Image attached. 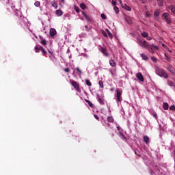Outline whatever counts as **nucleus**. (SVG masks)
Returning <instances> with one entry per match:
<instances>
[{"instance_id":"52","label":"nucleus","mask_w":175,"mask_h":175,"mask_svg":"<svg viewBox=\"0 0 175 175\" xmlns=\"http://www.w3.org/2000/svg\"><path fill=\"white\" fill-rule=\"evenodd\" d=\"M119 2H120V3L121 5H122V1L119 0Z\"/></svg>"},{"instance_id":"46","label":"nucleus","mask_w":175,"mask_h":175,"mask_svg":"<svg viewBox=\"0 0 175 175\" xmlns=\"http://www.w3.org/2000/svg\"><path fill=\"white\" fill-rule=\"evenodd\" d=\"M170 110H175V106L174 105H171L170 107Z\"/></svg>"},{"instance_id":"42","label":"nucleus","mask_w":175,"mask_h":175,"mask_svg":"<svg viewBox=\"0 0 175 175\" xmlns=\"http://www.w3.org/2000/svg\"><path fill=\"white\" fill-rule=\"evenodd\" d=\"M151 59L152 61H153V62H157V59L155 57H151Z\"/></svg>"},{"instance_id":"23","label":"nucleus","mask_w":175,"mask_h":175,"mask_svg":"<svg viewBox=\"0 0 175 175\" xmlns=\"http://www.w3.org/2000/svg\"><path fill=\"white\" fill-rule=\"evenodd\" d=\"M51 5L53 6V8H55V9H57V8H58V5L57 4L56 2H51Z\"/></svg>"},{"instance_id":"33","label":"nucleus","mask_w":175,"mask_h":175,"mask_svg":"<svg viewBox=\"0 0 175 175\" xmlns=\"http://www.w3.org/2000/svg\"><path fill=\"white\" fill-rule=\"evenodd\" d=\"M98 84H99L100 88H103V81H99Z\"/></svg>"},{"instance_id":"47","label":"nucleus","mask_w":175,"mask_h":175,"mask_svg":"<svg viewBox=\"0 0 175 175\" xmlns=\"http://www.w3.org/2000/svg\"><path fill=\"white\" fill-rule=\"evenodd\" d=\"M111 3L113 6H116L117 5V3L114 0H112Z\"/></svg>"},{"instance_id":"43","label":"nucleus","mask_w":175,"mask_h":175,"mask_svg":"<svg viewBox=\"0 0 175 175\" xmlns=\"http://www.w3.org/2000/svg\"><path fill=\"white\" fill-rule=\"evenodd\" d=\"M167 70H169V72H170V73H172V74L174 73V70H173V69H172V68H167Z\"/></svg>"},{"instance_id":"6","label":"nucleus","mask_w":175,"mask_h":175,"mask_svg":"<svg viewBox=\"0 0 175 175\" xmlns=\"http://www.w3.org/2000/svg\"><path fill=\"white\" fill-rule=\"evenodd\" d=\"M99 50L105 57H109V53L107 52V49L103 48L101 45H100Z\"/></svg>"},{"instance_id":"20","label":"nucleus","mask_w":175,"mask_h":175,"mask_svg":"<svg viewBox=\"0 0 175 175\" xmlns=\"http://www.w3.org/2000/svg\"><path fill=\"white\" fill-rule=\"evenodd\" d=\"M40 51H42V54H44V55H46V54H47V51H46V50H44V48H43L42 46H40Z\"/></svg>"},{"instance_id":"13","label":"nucleus","mask_w":175,"mask_h":175,"mask_svg":"<svg viewBox=\"0 0 175 175\" xmlns=\"http://www.w3.org/2000/svg\"><path fill=\"white\" fill-rule=\"evenodd\" d=\"M163 107L164 110H168L169 109V104H167V103H164L163 104Z\"/></svg>"},{"instance_id":"48","label":"nucleus","mask_w":175,"mask_h":175,"mask_svg":"<svg viewBox=\"0 0 175 175\" xmlns=\"http://www.w3.org/2000/svg\"><path fill=\"white\" fill-rule=\"evenodd\" d=\"M94 118H96V120H98V121H99V116L97 115H94Z\"/></svg>"},{"instance_id":"25","label":"nucleus","mask_w":175,"mask_h":175,"mask_svg":"<svg viewBox=\"0 0 175 175\" xmlns=\"http://www.w3.org/2000/svg\"><path fill=\"white\" fill-rule=\"evenodd\" d=\"M85 83L88 87H91V85H92V83H91V81H90L88 79H85Z\"/></svg>"},{"instance_id":"27","label":"nucleus","mask_w":175,"mask_h":175,"mask_svg":"<svg viewBox=\"0 0 175 175\" xmlns=\"http://www.w3.org/2000/svg\"><path fill=\"white\" fill-rule=\"evenodd\" d=\"M159 4V6H162L163 5V0H157Z\"/></svg>"},{"instance_id":"35","label":"nucleus","mask_w":175,"mask_h":175,"mask_svg":"<svg viewBox=\"0 0 175 175\" xmlns=\"http://www.w3.org/2000/svg\"><path fill=\"white\" fill-rule=\"evenodd\" d=\"M152 116H153L154 118H156V120H157V118H158V115L157 114V113L153 112V113H152Z\"/></svg>"},{"instance_id":"4","label":"nucleus","mask_w":175,"mask_h":175,"mask_svg":"<svg viewBox=\"0 0 175 175\" xmlns=\"http://www.w3.org/2000/svg\"><path fill=\"white\" fill-rule=\"evenodd\" d=\"M70 83L71 85L74 87L75 90L77 91V92H81V90H80V85H79V83H77L76 81L71 80Z\"/></svg>"},{"instance_id":"18","label":"nucleus","mask_w":175,"mask_h":175,"mask_svg":"<svg viewBox=\"0 0 175 175\" xmlns=\"http://www.w3.org/2000/svg\"><path fill=\"white\" fill-rule=\"evenodd\" d=\"M80 8L83 10H85V9H87V6L85 5V4H84V3H82L80 4Z\"/></svg>"},{"instance_id":"16","label":"nucleus","mask_w":175,"mask_h":175,"mask_svg":"<svg viewBox=\"0 0 175 175\" xmlns=\"http://www.w3.org/2000/svg\"><path fill=\"white\" fill-rule=\"evenodd\" d=\"M126 21L130 25H131V24H132V18H129V17L126 18Z\"/></svg>"},{"instance_id":"31","label":"nucleus","mask_w":175,"mask_h":175,"mask_svg":"<svg viewBox=\"0 0 175 175\" xmlns=\"http://www.w3.org/2000/svg\"><path fill=\"white\" fill-rule=\"evenodd\" d=\"M171 12L172 13H173L174 14H175V6L172 5L171 8Z\"/></svg>"},{"instance_id":"38","label":"nucleus","mask_w":175,"mask_h":175,"mask_svg":"<svg viewBox=\"0 0 175 175\" xmlns=\"http://www.w3.org/2000/svg\"><path fill=\"white\" fill-rule=\"evenodd\" d=\"M154 15L156 16L157 17H158V16H159V11H155L154 12Z\"/></svg>"},{"instance_id":"8","label":"nucleus","mask_w":175,"mask_h":175,"mask_svg":"<svg viewBox=\"0 0 175 175\" xmlns=\"http://www.w3.org/2000/svg\"><path fill=\"white\" fill-rule=\"evenodd\" d=\"M136 77L139 80V81H141V83H143V81H144V77H143V74H142V72L137 73Z\"/></svg>"},{"instance_id":"11","label":"nucleus","mask_w":175,"mask_h":175,"mask_svg":"<svg viewBox=\"0 0 175 175\" xmlns=\"http://www.w3.org/2000/svg\"><path fill=\"white\" fill-rule=\"evenodd\" d=\"M56 15L58 16V17H61V16H62V14H64V12H62V10H57L56 12Z\"/></svg>"},{"instance_id":"55","label":"nucleus","mask_w":175,"mask_h":175,"mask_svg":"<svg viewBox=\"0 0 175 175\" xmlns=\"http://www.w3.org/2000/svg\"><path fill=\"white\" fill-rule=\"evenodd\" d=\"M150 174L152 175V171H150Z\"/></svg>"},{"instance_id":"10","label":"nucleus","mask_w":175,"mask_h":175,"mask_svg":"<svg viewBox=\"0 0 175 175\" xmlns=\"http://www.w3.org/2000/svg\"><path fill=\"white\" fill-rule=\"evenodd\" d=\"M143 139H144V143H146V144H148V143H150V137H148V136L144 135Z\"/></svg>"},{"instance_id":"22","label":"nucleus","mask_w":175,"mask_h":175,"mask_svg":"<svg viewBox=\"0 0 175 175\" xmlns=\"http://www.w3.org/2000/svg\"><path fill=\"white\" fill-rule=\"evenodd\" d=\"M85 102H87V103L90 107H94V104H92L91 101H90L89 100H85Z\"/></svg>"},{"instance_id":"51","label":"nucleus","mask_w":175,"mask_h":175,"mask_svg":"<svg viewBox=\"0 0 175 175\" xmlns=\"http://www.w3.org/2000/svg\"><path fill=\"white\" fill-rule=\"evenodd\" d=\"M159 44H163V43H162V41H159Z\"/></svg>"},{"instance_id":"24","label":"nucleus","mask_w":175,"mask_h":175,"mask_svg":"<svg viewBox=\"0 0 175 175\" xmlns=\"http://www.w3.org/2000/svg\"><path fill=\"white\" fill-rule=\"evenodd\" d=\"M113 10L116 12V13H120V9H118V7H117V6H114L113 7Z\"/></svg>"},{"instance_id":"53","label":"nucleus","mask_w":175,"mask_h":175,"mask_svg":"<svg viewBox=\"0 0 175 175\" xmlns=\"http://www.w3.org/2000/svg\"><path fill=\"white\" fill-rule=\"evenodd\" d=\"M167 50H168V51H170V53H172V51L170 49H169V48Z\"/></svg>"},{"instance_id":"57","label":"nucleus","mask_w":175,"mask_h":175,"mask_svg":"<svg viewBox=\"0 0 175 175\" xmlns=\"http://www.w3.org/2000/svg\"><path fill=\"white\" fill-rule=\"evenodd\" d=\"M120 135H121L122 136H124V135H123L122 133H120Z\"/></svg>"},{"instance_id":"37","label":"nucleus","mask_w":175,"mask_h":175,"mask_svg":"<svg viewBox=\"0 0 175 175\" xmlns=\"http://www.w3.org/2000/svg\"><path fill=\"white\" fill-rule=\"evenodd\" d=\"M76 70L79 73V75H81L82 72L81 70H80V68L77 67Z\"/></svg>"},{"instance_id":"56","label":"nucleus","mask_w":175,"mask_h":175,"mask_svg":"<svg viewBox=\"0 0 175 175\" xmlns=\"http://www.w3.org/2000/svg\"><path fill=\"white\" fill-rule=\"evenodd\" d=\"M113 90H114V89H113V88L111 89V91H113Z\"/></svg>"},{"instance_id":"44","label":"nucleus","mask_w":175,"mask_h":175,"mask_svg":"<svg viewBox=\"0 0 175 175\" xmlns=\"http://www.w3.org/2000/svg\"><path fill=\"white\" fill-rule=\"evenodd\" d=\"M16 15L18 16L20 18H21V12L18 11V12L16 13Z\"/></svg>"},{"instance_id":"1","label":"nucleus","mask_w":175,"mask_h":175,"mask_svg":"<svg viewBox=\"0 0 175 175\" xmlns=\"http://www.w3.org/2000/svg\"><path fill=\"white\" fill-rule=\"evenodd\" d=\"M137 43L139 46L142 47V49H147V50H148L150 53H152V54H155L154 49V50H159V47L158 46H155L154 44H150L146 40L143 41L142 40H138Z\"/></svg>"},{"instance_id":"9","label":"nucleus","mask_w":175,"mask_h":175,"mask_svg":"<svg viewBox=\"0 0 175 175\" xmlns=\"http://www.w3.org/2000/svg\"><path fill=\"white\" fill-rule=\"evenodd\" d=\"M50 35L51 36H55V35H57V30L54 28H51L50 29Z\"/></svg>"},{"instance_id":"30","label":"nucleus","mask_w":175,"mask_h":175,"mask_svg":"<svg viewBox=\"0 0 175 175\" xmlns=\"http://www.w3.org/2000/svg\"><path fill=\"white\" fill-rule=\"evenodd\" d=\"M34 5L36 6V8H39V6H40V1H36Z\"/></svg>"},{"instance_id":"39","label":"nucleus","mask_w":175,"mask_h":175,"mask_svg":"<svg viewBox=\"0 0 175 175\" xmlns=\"http://www.w3.org/2000/svg\"><path fill=\"white\" fill-rule=\"evenodd\" d=\"M101 18H103V20H106V15H105V14H101Z\"/></svg>"},{"instance_id":"26","label":"nucleus","mask_w":175,"mask_h":175,"mask_svg":"<svg viewBox=\"0 0 175 175\" xmlns=\"http://www.w3.org/2000/svg\"><path fill=\"white\" fill-rule=\"evenodd\" d=\"M107 32L108 33V36L109 38H110V39L113 38V34H111V33H110V31H109V29H106Z\"/></svg>"},{"instance_id":"58","label":"nucleus","mask_w":175,"mask_h":175,"mask_svg":"<svg viewBox=\"0 0 175 175\" xmlns=\"http://www.w3.org/2000/svg\"><path fill=\"white\" fill-rule=\"evenodd\" d=\"M174 158H175V150H174Z\"/></svg>"},{"instance_id":"34","label":"nucleus","mask_w":175,"mask_h":175,"mask_svg":"<svg viewBox=\"0 0 175 175\" xmlns=\"http://www.w3.org/2000/svg\"><path fill=\"white\" fill-rule=\"evenodd\" d=\"M36 53H39L40 51V48L38 46H35Z\"/></svg>"},{"instance_id":"19","label":"nucleus","mask_w":175,"mask_h":175,"mask_svg":"<svg viewBox=\"0 0 175 175\" xmlns=\"http://www.w3.org/2000/svg\"><path fill=\"white\" fill-rule=\"evenodd\" d=\"M98 101L99 103H100V105H105V101H103V100L100 98L99 96H98Z\"/></svg>"},{"instance_id":"7","label":"nucleus","mask_w":175,"mask_h":175,"mask_svg":"<svg viewBox=\"0 0 175 175\" xmlns=\"http://www.w3.org/2000/svg\"><path fill=\"white\" fill-rule=\"evenodd\" d=\"M82 14L83 16H85V18L86 19L88 23H92V18H91V16L87 14V13L82 12Z\"/></svg>"},{"instance_id":"15","label":"nucleus","mask_w":175,"mask_h":175,"mask_svg":"<svg viewBox=\"0 0 175 175\" xmlns=\"http://www.w3.org/2000/svg\"><path fill=\"white\" fill-rule=\"evenodd\" d=\"M141 57L144 59V61H147L148 59V57H147L144 53L141 54Z\"/></svg>"},{"instance_id":"54","label":"nucleus","mask_w":175,"mask_h":175,"mask_svg":"<svg viewBox=\"0 0 175 175\" xmlns=\"http://www.w3.org/2000/svg\"><path fill=\"white\" fill-rule=\"evenodd\" d=\"M49 53L50 54H52V53L51 52V51H49Z\"/></svg>"},{"instance_id":"32","label":"nucleus","mask_w":175,"mask_h":175,"mask_svg":"<svg viewBox=\"0 0 175 175\" xmlns=\"http://www.w3.org/2000/svg\"><path fill=\"white\" fill-rule=\"evenodd\" d=\"M164 55L165 57V59L168 62H170V57H169L166 53H165Z\"/></svg>"},{"instance_id":"40","label":"nucleus","mask_w":175,"mask_h":175,"mask_svg":"<svg viewBox=\"0 0 175 175\" xmlns=\"http://www.w3.org/2000/svg\"><path fill=\"white\" fill-rule=\"evenodd\" d=\"M64 70L66 73H69L70 72V70L69 68H64Z\"/></svg>"},{"instance_id":"45","label":"nucleus","mask_w":175,"mask_h":175,"mask_svg":"<svg viewBox=\"0 0 175 175\" xmlns=\"http://www.w3.org/2000/svg\"><path fill=\"white\" fill-rule=\"evenodd\" d=\"M102 33H103V35L105 38H107V33H106L105 32V30H103V31H102Z\"/></svg>"},{"instance_id":"17","label":"nucleus","mask_w":175,"mask_h":175,"mask_svg":"<svg viewBox=\"0 0 175 175\" xmlns=\"http://www.w3.org/2000/svg\"><path fill=\"white\" fill-rule=\"evenodd\" d=\"M108 122H114V118L111 116H109L107 118Z\"/></svg>"},{"instance_id":"29","label":"nucleus","mask_w":175,"mask_h":175,"mask_svg":"<svg viewBox=\"0 0 175 175\" xmlns=\"http://www.w3.org/2000/svg\"><path fill=\"white\" fill-rule=\"evenodd\" d=\"M167 84L170 87H173V85H174V83H173V81H168Z\"/></svg>"},{"instance_id":"2","label":"nucleus","mask_w":175,"mask_h":175,"mask_svg":"<svg viewBox=\"0 0 175 175\" xmlns=\"http://www.w3.org/2000/svg\"><path fill=\"white\" fill-rule=\"evenodd\" d=\"M154 70H155L156 75H157V76H159L160 77H163L164 79H167V77H169V75H167V73H166V71H165L164 69L157 66H154Z\"/></svg>"},{"instance_id":"49","label":"nucleus","mask_w":175,"mask_h":175,"mask_svg":"<svg viewBox=\"0 0 175 175\" xmlns=\"http://www.w3.org/2000/svg\"><path fill=\"white\" fill-rule=\"evenodd\" d=\"M85 28L86 31H90V28L88 27V25H85Z\"/></svg>"},{"instance_id":"50","label":"nucleus","mask_w":175,"mask_h":175,"mask_svg":"<svg viewBox=\"0 0 175 175\" xmlns=\"http://www.w3.org/2000/svg\"><path fill=\"white\" fill-rule=\"evenodd\" d=\"M146 39H147V40H151L152 38H151V37L148 36V37H146Z\"/></svg>"},{"instance_id":"14","label":"nucleus","mask_w":175,"mask_h":175,"mask_svg":"<svg viewBox=\"0 0 175 175\" xmlns=\"http://www.w3.org/2000/svg\"><path fill=\"white\" fill-rule=\"evenodd\" d=\"M109 65H111L112 67L116 66V62H114L113 59H110L109 60Z\"/></svg>"},{"instance_id":"12","label":"nucleus","mask_w":175,"mask_h":175,"mask_svg":"<svg viewBox=\"0 0 175 175\" xmlns=\"http://www.w3.org/2000/svg\"><path fill=\"white\" fill-rule=\"evenodd\" d=\"M123 9H125V10H128V12H131V10H132V8H131V7L129 5H127L126 4L124 5Z\"/></svg>"},{"instance_id":"5","label":"nucleus","mask_w":175,"mask_h":175,"mask_svg":"<svg viewBox=\"0 0 175 175\" xmlns=\"http://www.w3.org/2000/svg\"><path fill=\"white\" fill-rule=\"evenodd\" d=\"M162 16L163 18L165 19V22L167 23V24H169V25H170L172 20L170 19V18H169V14L167 12H165L163 14Z\"/></svg>"},{"instance_id":"21","label":"nucleus","mask_w":175,"mask_h":175,"mask_svg":"<svg viewBox=\"0 0 175 175\" xmlns=\"http://www.w3.org/2000/svg\"><path fill=\"white\" fill-rule=\"evenodd\" d=\"M142 36H143V38H148V33L144 31L142 33Z\"/></svg>"},{"instance_id":"28","label":"nucleus","mask_w":175,"mask_h":175,"mask_svg":"<svg viewBox=\"0 0 175 175\" xmlns=\"http://www.w3.org/2000/svg\"><path fill=\"white\" fill-rule=\"evenodd\" d=\"M41 44H42L43 46H46V44H47V42H46V40H42L40 41Z\"/></svg>"},{"instance_id":"3","label":"nucleus","mask_w":175,"mask_h":175,"mask_svg":"<svg viewBox=\"0 0 175 175\" xmlns=\"http://www.w3.org/2000/svg\"><path fill=\"white\" fill-rule=\"evenodd\" d=\"M122 89L118 88L116 90V100L118 103V102H122Z\"/></svg>"},{"instance_id":"36","label":"nucleus","mask_w":175,"mask_h":175,"mask_svg":"<svg viewBox=\"0 0 175 175\" xmlns=\"http://www.w3.org/2000/svg\"><path fill=\"white\" fill-rule=\"evenodd\" d=\"M162 47H163L164 49H165V50H169V47H167V46L165 44H162Z\"/></svg>"},{"instance_id":"41","label":"nucleus","mask_w":175,"mask_h":175,"mask_svg":"<svg viewBox=\"0 0 175 175\" xmlns=\"http://www.w3.org/2000/svg\"><path fill=\"white\" fill-rule=\"evenodd\" d=\"M75 10L77 12V13H80V9H79V7H75Z\"/></svg>"}]
</instances>
